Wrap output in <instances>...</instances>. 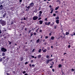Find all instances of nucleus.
<instances>
[{"label": "nucleus", "instance_id": "f257e3e1", "mask_svg": "<svg viewBox=\"0 0 75 75\" xmlns=\"http://www.w3.org/2000/svg\"><path fill=\"white\" fill-rule=\"evenodd\" d=\"M0 22L2 26H4V25H5L6 24V21H3L2 19L0 20Z\"/></svg>", "mask_w": 75, "mask_h": 75}, {"label": "nucleus", "instance_id": "f03ea898", "mask_svg": "<svg viewBox=\"0 0 75 75\" xmlns=\"http://www.w3.org/2000/svg\"><path fill=\"white\" fill-rule=\"evenodd\" d=\"M1 50L2 52H5L7 51V50L6 49L4 48V47H2L1 48Z\"/></svg>", "mask_w": 75, "mask_h": 75}, {"label": "nucleus", "instance_id": "7ed1b4c3", "mask_svg": "<svg viewBox=\"0 0 75 75\" xmlns=\"http://www.w3.org/2000/svg\"><path fill=\"white\" fill-rule=\"evenodd\" d=\"M39 13H40L38 15V17H40L41 16V14H42V11H40L39 12Z\"/></svg>", "mask_w": 75, "mask_h": 75}, {"label": "nucleus", "instance_id": "20e7f679", "mask_svg": "<svg viewBox=\"0 0 75 75\" xmlns=\"http://www.w3.org/2000/svg\"><path fill=\"white\" fill-rule=\"evenodd\" d=\"M29 5V6H30V8L31 7H33L34 6V3L32 2Z\"/></svg>", "mask_w": 75, "mask_h": 75}, {"label": "nucleus", "instance_id": "39448f33", "mask_svg": "<svg viewBox=\"0 0 75 75\" xmlns=\"http://www.w3.org/2000/svg\"><path fill=\"white\" fill-rule=\"evenodd\" d=\"M37 19H38V17L37 16H34L33 18V20H37Z\"/></svg>", "mask_w": 75, "mask_h": 75}, {"label": "nucleus", "instance_id": "423d86ee", "mask_svg": "<svg viewBox=\"0 0 75 75\" xmlns=\"http://www.w3.org/2000/svg\"><path fill=\"white\" fill-rule=\"evenodd\" d=\"M59 20H57L56 21V22L57 24H59Z\"/></svg>", "mask_w": 75, "mask_h": 75}, {"label": "nucleus", "instance_id": "0eeeda50", "mask_svg": "<svg viewBox=\"0 0 75 75\" xmlns=\"http://www.w3.org/2000/svg\"><path fill=\"white\" fill-rule=\"evenodd\" d=\"M39 23H40V24H42V23L43 22H42V21H41V20H40L39 21Z\"/></svg>", "mask_w": 75, "mask_h": 75}, {"label": "nucleus", "instance_id": "6e6552de", "mask_svg": "<svg viewBox=\"0 0 75 75\" xmlns=\"http://www.w3.org/2000/svg\"><path fill=\"white\" fill-rule=\"evenodd\" d=\"M41 57V54L38 55V58L39 59Z\"/></svg>", "mask_w": 75, "mask_h": 75}, {"label": "nucleus", "instance_id": "1a4fd4ad", "mask_svg": "<svg viewBox=\"0 0 75 75\" xmlns=\"http://www.w3.org/2000/svg\"><path fill=\"white\" fill-rule=\"evenodd\" d=\"M49 62H50V61L48 59H47L46 62V64H48V63H49Z\"/></svg>", "mask_w": 75, "mask_h": 75}, {"label": "nucleus", "instance_id": "9d476101", "mask_svg": "<svg viewBox=\"0 0 75 75\" xmlns=\"http://www.w3.org/2000/svg\"><path fill=\"white\" fill-rule=\"evenodd\" d=\"M54 38H55L54 36H52L51 37V40H54Z\"/></svg>", "mask_w": 75, "mask_h": 75}, {"label": "nucleus", "instance_id": "9b49d317", "mask_svg": "<svg viewBox=\"0 0 75 75\" xmlns=\"http://www.w3.org/2000/svg\"><path fill=\"white\" fill-rule=\"evenodd\" d=\"M5 75H10V74L5 72Z\"/></svg>", "mask_w": 75, "mask_h": 75}, {"label": "nucleus", "instance_id": "f8f14e48", "mask_svg": "<svg viewBox=\"0 0 75 75\" xmlns=\"http://www.w3.org/2000/svg\"><path fill=\"white\" fill-rule=\"evenodd\" d=\"M69 32H66L65 34L67 35H69Z\"/></svg>", "mask_w": 75, "mask_h": 75}, {"label": "nucleus", "instance_id": "ddd939ff", "mask_svg": "<svg viewBox=\"0 0 75 75\" xmlns=\"http://www.w3.org/2000/svg\"><path fill=\"white\" fill-rule=\"evenodd\" d=\"M61 67H62V65L61 64H59L58 65V68H61Z\"/></svg>", "mask_w": 75, "mask_h": 75}, {"label": "nucleus", "instance_id": "4468645a", "mask_svg": "<svg viewBox=\"0 0 75 75\" xmlns=\"http://www.w3.org/2000/svg\"><path fill=\"white\" fill-rule=\"evenodd\" d=\"M40 40V39H38V40L36 41V42H37V43H39Z\"/></svg>", "mask_w": 75, "mask_h": 75}, {"label": "nucleus", "instance_id": "2eb2a0df", "mask_svg": "<svg viewBox=\"0 0 75 75\" xmlns=\"http://www.w3.org/2000/svg\"><path fill=\"white\" fill-rule=\"evenodd\" d=\"M51 11L50 12V13L51 14H52V12H53V11H54V9H52L51 10Z\"/></svg>", "mask_w": 75, "mask_h": 75}, {"label": "nucleus", "instance_id": "dca6fc26", "mask_svg": "<svg viewBox=\"0 0 75 75\" xmlns=\"http://www.w3.org/2000/svg\"><path fill=\"white\" fill-rule=\"evenodd\" d=\"M54 64V62H52L51 64H50V65L52 66Z\"/></svg>", "mask_w": 75, "mask_h": 75}, {"label": "nucleus", "instance_id": "f3484780", "mask_svg": "<svg viewBox=\"0 0 75 75\" xmlns=\"http://www.w3.org/2000/svg\"><path fill=\"white\" fill-rule=\"evenodd\" d=\"M5 53L3 52L2 53V56H4L5 55Z\"/></svg>", "mask_w": 75, "mask_h": 75}, {"label": "nucleus", "instance_id": "a211bd4d", "mask_svg": "<svg viewBox=\"0 0 75 75\" xmlns=\"http://www.w3.org/2000/svg\"><path fill=\"white\" fill-rule=\"evenodd\" d=\"M31 8V7L29 5V6H28L27 7V8H28V9H29L30 8Z\"/></svg>", "mask_w": 75, "mask_h": 75}, {"label": "nucleus", "instance_id": "6ab92c4d", "mask_svg": "<svg viewBox=\"0 0 75 75\" xmlns=\"http://www.w3.org/2000/svg\"><path fill=\"white\" fill-rule=\"evenodd\" d=\"M56 20H59V17H58V16L56 18Z\"/></svg>", "mask_w": 75, "mask_h": 75}, {"label": "nucleus", "instance_id": "aec40b11", "mask_svg": "<svg viewBox=\"0 0 75 75\" xmlns=\"http://www.w3.org/2000/svg\"><path fill=\"white\" fill-rule=\"evenodd\" d=\"M6 13H5L3 15V17H5V16H6Z\"/></svg>", "mask_w": 75, "mask_h": 75}, {"label": "nucleus", "instance_id": "412c9836", "mask_svg": "<svg viewBox=\"0 0 75 75\" xmlns=\"http://www.w3.org/2000/svg\"><path fill=\"white\" fill-rule=\"evenodd\" d=\"M46 51H47V49H45L43 51V52H45Z\"/></svg>", "mask_w": 75, "mask_h": 75}, {"label": "nucleus", "instance_id": "4be33fe9", "mask_svg": "<svg viewBox=\"0 0 75 75\" xmlns=\"http://www.w3.org/2000/svg\"><path fill=\"white\" fill-rule=\"evenodd\" d=\"M3 1H0V5L1 4L3 3Z\"/></svg>", "mask_w": 75, "mask_h": 75}, {"label": "nucleus", "instance_id": "5701e85b", "mask_svg": "<svg viewBox=\"0 0 75 75\" xmlns=\"http://www.w3.org/2000/svg\"><path fill=\"white\" fill-rule=\"evenodd\" d=\"M59 6H58V7H56L55 9L56 10H58V8H59Z\"/></svg>", "mask_w": 75, "mask_h": 75}, {"label": "nucleus", "instance_id": "b1692460", "mask_svg": "<svg viewBox=\"0 0 75 75\" xmlns=\"http://www.w3.org/2000/svg\"><path fill=\"white\" fill-rule=\"evenodd\" d=\"M51 23V22H49L47 23V25H49Z\"/></svg>", "mask_w": 75, "mask_h": 75}, {"label": "nucleus", "instance_id": "393cba45", "mask_svg": "<svg viewBox=\"0 0 75 75\" xmlns=\"http://www.w3.org/2000/svg\"><path fill=\"white\" fill-rule=\"evenodd\" d=\"M49 61H50V62H51L52 61V60H53V59H51L49 60Z\"/></svg>", "mask_w": 75, "mask_h": 75}, {"label": "nucleus", "instance_id": "a878e982", "mask_svg": "<svg viewBox=\"0 0 75 75\" xmlns=\"http://www.w3.org/2000/svg\"><path fill=\"white\" fill-rule=\"evenodd\" d=\"M41 49H40L39 50V52H41Z\"/></svg>", "mask_w": 75, "mask_h": 75}, {"label": "nucleus", "instance_id": "bb28decb", "mask_svg": "<svg viewBox=\"0 0 75 75\" xmlns=\"http://www.w3.org/2000/svg\"><path fill=\"white\" fill-rule=\"evenodd\" d=\"M46 58H50V57H49V56L47 55L46 56Z\"/></svg>", "mask_w": 75, "mask_h": 75}, {"label": "nucleus", "instance_id": "cd10ccee", "mask_svg": "<svg viewBox=\"0 0 75 75\" xmlns=\"http://www.w3.org/2000/svg\"><path fill=\"white\" fill-rule=\"evenodd\" d=\"M3 7V5H1L0 6V8H1Z\"/></svg>", "mask_w": 75, "mask_h": 75}, {"label": "nucleus", "instance_id": "c85d7f7f", "mask_svg": "<svg viewBox=\"0 0 75 75\" xmlns=\"http://www.w3.org/2000/svg\"><path fill=\"white\" fill-rule=\"evenodd\" d=\"M56 2H57V3H59V2H60V0H57V1H56Z\"/></svg>", "mask_w": 75, "mask_h": 75}, {"label": "nucleus", "instance_id": "c756f323", "mask_svg": "<svg viewBox=\"0 0 75 75\" xmlns=\"http://www.w3.org/2000/svg\"><path fill=\"white\" fill-rule=\"evenodd\" d=\"M23 60V57H21V61H22Z\"/></svg>", "mask_w": 75, "mask_h": 75}, {"label": "nucleus", "instance_id": "7c9ffc66", "mask_svg": "<svg viewBox=\"0 0 75 75\" xmlns=\"http://www.w3.org/2000/svg\"><path fill=\"white\" fill-rule=\"evenodd\" d=\"M53 16H54V17L56 16V14L55 13H54L53 14Z\"/></svg>", "mask_w": 75, "mask_h": 75}, {"label": "nucleus", "instance_id": "2f4dec72", "mask_svg": "<svg viewBox=\"0 0 75 75\" xmlns=\"http://www.w3.org/2000/svg\"><path fill=\"white\" fill-rule=\"evenodd\" d=\"M45 25H47L48 24V22H46L45 23Z\"/></svg>", "mask_w": 75, "mask_h": 75}, {"label": "nucleus", "instance_id": "473e14b6", "mask_svg": "<svg viewBox=\"0 0 75 75\" xmlns=\"http://www.w3.org/2000/svg\"><path fill=\"white\" fill-rule=\"evenodd\" d=\"M34 51H35V49H34L32 50V52H34Z\"/></svg>", "mask_w": 75, "mask_h": 75}, {"label": "nucleus", "instance_id": "72a5a7b5", "mask_svg": "<svg viewBox=\"0 0 75 75\" xmlns=\"http://www.w3.org/2000/svg\"><path fill=\"white\" fill-rule=\"evenodd\" d=\"M64 61V59H61V61L62 62V61Z\"/></svg>", "mask_w": 75, "mask_h": 75}, {"label": "nucleus", "instance_id": "f704fd0d", "mask_svg": "<svg viewBox=\"0 0 75 75\" xmlns=\"http://www.w3.org/2000/svg\"><path fill=\"white\" fill-rule=\"evenodd\" d=\"M48 38V36H46L45 37V38L46 39H47V38Z\"/></svg>", "mask_w": 75, "mask_h": 75}, {"label": "nucleus", "instance_id": "c9c22d12", "mask_svg": "<svg viewBox=\"0 0 75 75\" xmlns=\"http://www.w3.org/2000/svg\"><path fill=\"white\" fill-rule=\"evenodd\" d=\"M68 48H71V45H69L68 46Z\"/></svg>", "mask_w": 75, "mask_h": 75}, {"label": "nucleus", "instance_id": "e433bc0d", "mask_svg": "<svg viewBox=\"0 0 75 75\" xmlns=\"http://www.w3.org/2000/svg\"><path fill=\"white\" fill-rule=\"evenodd\" d=\"M26 72L25 71H23V74H25V73H26Z\"/></svg>", "mask_w": 75, "mask_h": 75}, {"label": "nucleus", "instance_id": "4c0bfd02", "mask_svg": "<svg viewBox=\"0 0 75 75\" xmlns=\"http://www.w3.org/2000/svg\"><path fill=\"white\" fill-rule=\"evenodd\" d=\"M38 20H41V18H39Z\"/></svg>", "mask_w": 75, "mask_h": 75}, {"label": "nucleus", "instance_id": "58836bf2", "mask_svg": "<svg viewBox=\"0 0 75 75\" xmlns=\"http://www.w3.org/2000/svg\"><path fill=\"white\" fill-rule=\"evenodd\" d=\"M31 30H29V32L28 33H31Z\"/></svg>", "mask_w": 75, "mask_h": 75}, {"label": "nucleus", "instance_id": "ea45409f", "mask_svg": "<svg viewBox=\"0 0 75 75\" xmlns=\"http://www.w3.org/2000/svg\"><path fill=\"white\" fill-rule=\"evenodd\" d=\"M28 64V62H25V65H26V64Z\"/></svg>", "mask_w": 75, "mask_h": 75}, {"label": "nucleus", "instance_id": "a19ab883", "mask_svg": "<svg viewBox=\"0 0 75 75\" xmlns=\"http://www.w3.org/2000/svg\"><path fill=\"white\" fill-rule=\"evenodd\" d=\"M38 29H39V28H38V29L36 30V31L37 32V33H38Z\"/></svg>", "mask_w": 75, "mask_h": 75}, {"label": "nucleus", "instance_id": "79ce46f5", "mask_svg": "<svg viewBox=\"0 0 75 75\" xmlns=\"http://www.w3.org/2000/svg\"><path fill=\"white\" fill-rule=\"evenodd\" d=\"M73 35H75V32H73Z\"/></svg>", "mask_w": 75, "mask_h": 75}, {"label": "nucleus", "instance_id": "37998d69", "mask_svg": "<svg viewBox=\"0 0 75 75\" xmlns=\"http://www.w3.org/2000/svg\"><path fill=\"white\" fill-rule=\"evenodd\" d=\"M71 70L72 71H75V70L73 69H71Z\"/></svg>", "mask_w": 75, "mask_h": 75}, {"label": "nucleus", "instance_id": "c03bdc74", "mask_svg": "<svg viewBox=\"0 0 75 75\" xmlns=\"http://www.w3.org/2000/svg\"><path fill=\"white\" fill-rule=\"evenodd\" d=\"M40 33H41V32H42V30H41V29L40 30Z\"/></svg>", "mask_w": 75, "mask_h": 75}, {"label": "nucleus", "instance_id": "a18cd8bd", "mask_svg": "<svg viewBox=\"0 0 75 75\" xmlns=\"http://www.w3.org/2000/svg\"><path fill=\"white\" fill-rule=\"evenodd\" d=\"M9 45H10L11 44V42H10L9 43Z\"/></svg>", "mask_w": 75, "mask_h": 75}, {"label": "nucleus", "instance_id": "49530a36", "mask_svg": "<svg viewBox=\"0 0 75 75\" xmlns=\"http://www.w3.org/2000/svg\"><path fill=\"white\" fill-rule=\"evenodd\" d=\"M2 60H3V59H0V62H1L2 61Z\"/></svg>", "mask_w": 75, "mask_h": 75}, {"label": "nucleus", "instance_id": "de8ad7c7", "mask_svg": "<svg viewBox=\"0 0 75 75\" xmlns=\"http://www.w3.org/2000/svg\"><path fill=\"white\" fill-rule=\"evenodd\" d=\"M29 65L30 67H31V64H29Z\"/></svg>", "mask_w": 75, "mask_h": 75}, {"label": "nucleus", "instance_id": "09e8293b", "mask_svg": "<svg viewBox=\"0 0 75 75\" xmlns=\"http://www.w3.org/2000/svg\"><path fill=\"white\" fill-rule=\"evenodd\" d=\"M30 61L31 63H32V62H33V60H31Z\"/></svg>", "mask_w": 75, "mask_h": 75}, {"label": "nucleus", "instance_id": "8fccbe9b", "mask_svg": "<svg viewBox=\"0 0 75 75\" xmlns=\"http://www.w3.org/2000/svg\"><path fill=\"white\" fill-rule=\"evenodd\" d=\"M2 58H3V59H5V58H6V57H3Z\"/></svg>", "mask_w": 75, "mask_h": 75}, {"label": "nucleus", "instance_id": "3c124183", "mask_svg": "<svg viewBox=\"0 0 75 75\" xmlns=\"http://www.w3.org/2000/svg\"><path fill=\"white\" fill-rule=\"evenodd\" d=\"M15 71H13V74H15Z\"/></svg>", "mask_w": 75, "mask_h": 75}, {"label": "nucleus", "instance_id": "603ef678", "mask_svg": "<svg viewBox=\"0 0 75 75\" xmlns=\"http://www.w3.org/2000/svg\"><path fill=\"white\" fill-rule=\"evenodd\" d=\"M1 30L0 29V34H1Z\"/></svg>", "mask_w": 75, "mask_h": 75}, {"label": "nucleus", "instance_id": "864d4df0", "mask_svg": "<svg viewBox=\"0 0 75 75\" xmlns=\"http://www.w3.org/2000/svg\"><path fill=\"white\" fill-rule=\"evenodd\" d=\"M52 71H53V72H54V69H52Z\"/></svg>", "mask_w": 75, "mask_h": 75}, {"label": "nucleus", "instance_id": "5fc2aeb1", "mask_svg": "<svg viewBox=\"0 0 75 75\" xmlns=\"http://www.w3.org/2000/svg\"><path fill=\"white\" fill-rule=\"evenodd\" d=\"M56 28H57V26H54V28L55 29H56Z\"/></svg>", "mask_w": 75, "mask_h": 75}, {"label": "nucleus", "instance_id": "6e6d98bb", "mask_svg": "<svg viewBox=\"0 0 75 75\" xmlns=\"http://www.w3.org/2000/svg\"><path fill=\"white\" fill-rule=\"evenodd\" d=\"M30 34H31V37L33 35V34H32V33H31Z\"/></svg>", "mask_w": 75, "mask_h": 75}, {"label": "nucleus", "instance_id": "4d7b16f0", "mask_svg": "<svg viewBox=\"0 0 75 75\" xmlns=\"http://www.w3.org/2000/svg\"><path fill=\"white\" fill-rule=\"evenodd\" d=\"M36 34V33H34V35H35Z\"/></svg>", "mask_w": 75, "mask_h": 75}, {"label": "nucleus", "instance_id": "13d9d810", "mask_svg": "<svg viewBox=\"0 0 75 75\" xmlns=\"http://www.w3.org/2000/svg\"><path fill=\"white\" fill-rule=\"evenodd\" d=\"M32 58H34V56H32Z\"/></svg>", "mask_w": 75, "mask_h": 75}, {"label": "nucleus", "instance_id": "bf43d9fd", "mask_svg": "<svg viewBox=\"0 0 75 75\" xmlns=\"http://www.w3.org/2000/svg\"><path fill=\"white\" fill-rule=\"evenodd\" d=\"M32 67H35V65L34 64H32Z\"/></svg>", "mask_w": 75, "mask_h": 75}, {"label": "nucleus", "instance_id": "052dcab7", "mask_svg": "<svg viewBox=\"0 0 75 75\" xmlns=\"http://www.w3.org/2000/svg\"><path fill=\"white\" fill-rule=\"evenodd\" d=\"M26 20V19L25 18H24V20Z\"/></svg>", "mask_w": 75, "mask_h": 75}, {"label": "nucleus", "instance_id": "680f3d73", "mask_svg": "<svg viewBox=\"0 0 75 75\" xmlns=\"http://www.w3.org/2000/svg\"><path fill=\"white\" fill-rule=\"evenodd\" d=\"M22 1V0H19V2H21Z\"/></svg>", "mask_w": 75, "mask_h": 75}, {"label": "nucleus", "instance_id": "e2e57ef3", "mask_svg": "<svg viewBox=\"0 0 75 75\" xmlns=\"http://www.w3.org/2000/svg\"><path fill=\"white\" fill-rule=\"evenodd\" d=\"M58 11H55V13H58Z\"/></svg>", "mask_w": 75, "mask_h": 75}, {"label": "nucleus", "instance_id": "0e129e2a", "mask_svg": "<svg viewBox=\"0 0 75 75\" xmlns=\"http://www.w3.org/2000/svg\"><path fill=\"white\" fill-rule=\"evenodd\" d=\"M50 68H52V66H50Z\"/></svg>", "mask_w": 75, "mask_h": 75}, {"label": "nucleus", "instance_id": "69168bd1", "mask_svg": "<svg viewBox=\"0 0 75 75\" xmlns=\"http://www.w3.org/2000/svg\"><path fill=\"white\" fill-rule=\"evenodd\" d=\"M22 6H24V4H22Z\"/></svg>", "mask_w": 75, "mask_h": 75}, {"label": "nucleus", "instance_id": "338daca9", "mask_svg": "<svg viewBox=\"0 0 75 75\" xmlns=\"http://www.w3.org/2000/svg\"><path fill=\"white\" fill-rule=\"evenodd\" d=\"M24 75H28V74H27V73H25Z\"/></svg>", "mask_w": 75, "mask_h": 75}, {"label": "nucleus", "instance_id": "774afa93", "mask_svg": "<svg viewBox=\"0 0 75 75\" xmlns=\"http://www.w3.org/2000/svg\"><path fill=\"white\" fill-rule=\"evenodd\" d=\"M49 35H50V36L51 35V33H50Z\"/></svg>", "mask_w": 75, "mask_h": 75}]
</instances>
